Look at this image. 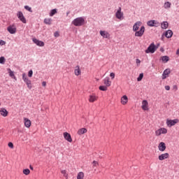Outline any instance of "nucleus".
Instances as JSON below:
<instances>
[{"instance_id": "f257e3e1", "label": "nucleus", "mask_w": 179, "mask_h": 179, "mask_svg": "<svg viewBox=\"0 0 179 179\" xmlns=\"http://www.w3.org/2000/svg\"><path fill=\"white\" fill-rule=\"evenodd\" d=\"M141 26H142V22L141 21L136 22L133 26V31H136V37H142V36H143V34L145 33V27L143 26L141 27ZM139 27H141L140 30Z\"/></svg>"}, {"instance_id": "f03ea898", "label": "nucleus", "mask_w": 179, "mask_h": 179, "mask_svg": "<svg viewBox=\"0 0 179 179\" xmlns=\"http://www.w3.org/2000/svg\"><path fill=\"white\" fill-rule=\"evenodd\" d=\"M72 24L76 27L83 26V24H85V18H83V17H79L74 19L72 21Z\"/></svg>"}, {"instance_id": "7ed1b4c3", "label": "nucleus", "mask_w": 179, "mask_h": 179, "mask_svg": "<svg viewBox=\"0 0 179 179\" xmlns=\"http://www.w3.org/2000/svg\"><path fill=\"white\" fill-rule=\"evenodd\" d=\"M156 50H157V47H156V45H155L154 43H151L147 50H145V53L146 54H155L156 52Z\"/></svg>"}, {"instance_id": "20e7f679", "label": "nucleus", "mask_w": 179, "mask_h": 179, "mask_svg": "<svg viewBox=\"0 0 179 179\" xmlns=\"http://www.w3.org/2000/svg\"><path fill=\"white\" fill-rule=\"evenodd\" d=\"M179 123V120L178 119H174V120H166V125L169 127V128H171V127H174L176 124Z\"/></svg>"}, {"instance_id": "39448f33", "label": "nucleus", "mask_w": 179, "mask_h": 179, "mask_svg": "<svg viewBox=\"0 0 179 179\" xmlns=\"http://www.w3.org/2000/svg\"><path fill=\"white\" fill-rule=\"evenodd\" d=\"M167 129L162 127L155 131V136H160V135H166L167 134Z\"/></svg>"}, {"instance_id": "423d86ee", "label": "nucleus", "mask_w": 179, "mask_h": 179, "mask_svg": "<svg viewBox=\"0 0 179 179\" xmlns=\"http://www.w3.org/2000/svg\"><path fill=\"white\" fill-rule=\"evenodd\" d=\"M115 17L119 20H122L124 19V13L121 11V7H119L118 10L115 13Z\"/></svg>"}, {"instance_id": "0eeeda50", "label": "nucleus", "mask_w": 179, "mask_h": 179, "mask_svg": "<svg viewBox=\"0 0 179 179\" xmlns=\"http://www.w3.org/2000/svg\"><path fill=\"white\" fill-rule=\"evenodd\" d=\"M7 31L10 34H15L17 31L16 25L12 24L7 27Z\"/></svg>"}, {"instance_id": "6e6552de", "label": "nucleus", "mask_w": 179, "mask_h": 179, "mask_svg": "<svg viewBox=\"0 0 179 179\" xmlns=\"http://www.w3.org/2000/svg\"><path fill=\"white\" fill-rule=\"evenodd\" d=\"M169 157H170V154H169V152H165L159 155L158 156V159L160 162H163V160H166V159H169Z\"/></svg>"}, {"instance_id": "1a4fd4ad", "label": "nucleus", "mask_w": 179, "mask_h": 179, "mask_svg": "<svg viewBox=\"0 0 179 179\" xmlns=\"http://www.w3.org/2000/svg\"><path fill=\"white\" fill-rule=\"evenodd\" d=\"M17 17H18V19L20 20L22 23H26V18L24 17V15L22 11H18L17 13Z\"/></svg>"}, {"instance_id": "9d476101", "label": "nucleus", "mask_w": 179, "mask_h": 179, "mask_svg": "<svg viewBox=\"0 0 179 179\" xmlns=\"http://www.w3.org/2000/svg\"><path fill=\"white\" fill-rule=\"evenodd\" d=\"M148 26H150V27H157L159 25V22L156 20H150L147 22Z\"/></svg>"}, {"instance_id": "9b49d317", "label": "nucleus", "mask_w": 179, "mask_h": 179, "mask_svg": "<svg viewBox=\"0 0 179 179\" xmlns=\"http://www.w3.org/2000/svg\"><path fill=\"white\" fill-rule=\"evenodd\" d=\"M141 108L144 111H148V110H149V103H148L146 100L142 101Z\"/></svg>"}, {"instance_id": "f8f14e48", "label": "nucleus", "mask_w": 179, "mask_h": 179, "mask_svg": "<svg viewBox=\"0 0 179 179\" xmlns=\"http://www.w3.org/2000/svg\"><path fill=\"white\" fill-rule=\"evenodd\" d=\"M158 149L159 152H164L167 148L166 147V143L164 142H161L158 145Z\"/></svg>"}, {"instance_id": "ddd939ff", "label": "nucleus", "mask_w": 179, "mask_h": 179, "mask_svg": "<svg viewBox=\"0 0 179 179\" xmlns=\"http://www.w3.org/2000/svg\"><path fill=\"white\" fill-rule=\"evenodd\" d=\"M64 138L66 141H67V142H72V136H71V134L68 132H64L63 134Z\"/></svg>"}, {"instance_id": "4468645a", "label": "nucleus", "mask_w": 179, "mask_h": 179, "mask_svg": "<svg viewBox=\"0 0 179 179\" xmlns=\"http://www.w3.org/2000/svg\"><path fill=\"white\" fill-rule=\"evenodd\" d=\"M32 41L34 43V44H36V45H38V47H44V42L35 38H34Z\"/></svg>"}, {"instance_id": "2eb2a0df", "label": "nucleus", "mask_w": 179, "mask_h": 179, "mask_svg": "<svg viewBox=\"0 0 179 179\" xmlns=\"http://www.w3.org/2000/svg\"><path fill=\"white\" fill-rule=\"evenodd\" d=\"M99 97L96 96V94H93L90 95L88 101L90 103H94V101H97Z\"/></svg>"}, {"instance_id": "dca6fc26", "label": "nucleus", "mask_w": 179, "mask_h": 179, "mask_svg": "<svg viewBox=\"0 0 179 179\" xmlns=\"http://www.w3.org/2000/svg\"><path fill=\"white\" fill-rule=\"evenodd\" d=\"M170 69H166L165 71H164L162 74V79L164 80V79H166V78H169V76L171 73Z\"/></svg>"}, {"instance_id": "f3484780", "label": "nucleus", "mask_w": 179, "mask_h": 179, "mask_svg": "<svg viewBox=\"0 0 179 179\" xmlns=\"http://www.w3.org/2000/svg\"><path fill=\"white\" fill-rule=\"evenodd\" d=\"M120 103L123 106H125L126 104H127V103H128V96H127V95H124L123 96H122V98L120 99Z\"/></svg>"}, {"instance_id": "a211bd4d", "label": "nucleus", "mask_w": 179, "mask_h": 179, "mask_svg": "<svg viewBox=\"0 0 179 179\" xmlns=\"http://www.w3.org/2000/svg\"><path fill=\"white\" fill-rule=\"evenodd\" d=\"M100 35L103 38H110V34L106 31H100Z\"/></svg>"}, {"instance_id": "6ab92c4d", "label": "nucleus", "mask_w": 179, "mask_h": 179, "mask_svg": "<svg viewBox=\"0 0 179 179\" xmlns=\"http://www.w3.org/2000/svg\"><path fill=\"white\" fill-rule=\"evenodd\" d=\"M103 84L107 87H110V86H111V81H110V78H108V77L105 78L103 79Z\"/></svg>"}, {"instance_id": "aec40b11", "label": "nucleus", "mask_w": 179, "mask_h": 179, "mask_svg": "<svg viewBox=\"0 0 179 179\" xmlns=\"http://www.w3.org/2000/svg\"><path fill=\"white\" fill-rule=\"evenodd\" d=\"M24 122L26 128H30L31 127V121L27 117H24Z\"/></svg>"}, {"instance_id": "412c9836", "label": "nucleus", "mask_w": 179, "mask_h": 179, "mask_svg": "<svg viewBox=\"0 0 179 179\" xmlns=\"http://www.w3.org/2000/svg\"><path fill=\"white\" fill-rule=\"evenodd\" d=\"M81 74L82 71H80V67L79 66H76L74 69V75H76V76H79Z\"/></svg>"}, {"instance_id": "4be33fe9", "label": "nucleus", "mask_w": 179, "mask_h": 179, "mask_svg": "<svg viewBox=\"0 0 179 179\" xmlns=\"http://www.w3.org/2000/svg\"><path fill=\"white\" fill-rule=\"evenodd\" d=\"M9 76L12 78V79H14V80H17V78H16V76H15V72L12 71L10 69H7Z\"/></svg>"}, {"instance_id": "5701e85b", "label": "nucleus", "mask_w": 179, "mask_h": 179, "mask_svg": "<svg viewBox=\"0 0 179 179\" xmlns=\"http://www.w3.org/2000/svg\"><path fill=\"white\" fill-rule=\"evenodd\" d=\"M0 114L2 117H8V114H9V113L5 109V108H1L0 109Z\"/></svg>"}, {"instance_id": "b1692460", "label": "nucleus", "mask_w": 179, "mask_h": 179, "mask_svg": "<svg viewBox=\"0 0 179 179\" xmlns=\"http://www.w3.org/2000/svg\"><path fill=\"white\" fill-rule=\"evenodd\" d=\"M87 132V129L86 128H81L80 129H78L77 134L78 135H79L80 136L83 135L84 134H86Z\"/></svg>"}, {"instance_id": "393cba45", "label": "nucleus", "mask_w": 179, "mask_h": 179, "mask_svg": "<svg viewBox=\"0 0 179 179\" xmlns=\"http://www.w3.org/2000/svg\"><path fill=\"white\" fill-rule=\"evenodd\" d=\"M165 36L166 37V38H171V37H173V31L170 29L166 31L165 33Z\"/></svg>"}, {"instance_id": "a878e982", "label": "nucleus", "mask_w": 179, "mask_h": 179, "mask_svg": "<svg viewBox=\"0 0 179 179\" xmlns=\"http://www.w3.org/2000/svg\"><path fill=\"white\" fill-rule=\"evenodd\" d=\"M160 59L162 61V62L166 64L170 61V57L169 56H162L161 57Z\"/></svg>"}, {"instance_id": "bb28decb", "label": "nucleus", "mask_w": 179, "mask_h": 179, "mask_svg": "<svg viewBox=\"0 0 179 179\" xmlns=\"http://www.w3.org/2000/svg\"><path fill=\"white\" fill-rule=\"evenodd\" d=\"M85 173L83 172H79L77 175V179H84Z\"/></svg>"}, {"instance_id": "cd10ccee", "label": "nucleus", "mask_w": 179, "mask_h": 179, "mask_svg": "<svg viewBox=\"0 0 179 179\" xmlns=\"http://www.w3.org/2000/svg\"><path fill=\"white\" fill-rule=\"evenodd\" d=\"M161 27L162 29H166L167 27H169V22H164L161 24Z\"/></svg>"}, {"instance_id": "c85d7f7f", "label": "nucleus", "mask_w": 179, "mask_h": 179, "mask_svg": "<svg viewBox=\"0 0 179 179\" xmlns=\"http://www.w3.org/2000/svg\"><path fill=\"white\" fill-rule=\"evenodd\" d=\"M164 8L165 9H169V8H171V3L166 1L164 4Z\"/></svg>"}, {"instance_id": "c756f323", "label": "nucleus", "mask_w": 179, "mask_h": 179, "mask_svg": "<svg viewBox=\"0 0 179 179\" xmlns=\"http://www.w3.org/2000/svg\"><path fill=\"white\" fill-rule=\"evenodd\" d=\"M22 79L25 83H27L28 82H30V80L26 76L25 73L22 74Z\"/></svg>"}, {"instance_id": "7c9ffc66", "label": "nucleus", "mask_w": 179, "mask_h": 179, "mask_svg": "<svg viewBox=\"0 0 179 179\" xmlns=\"http://www.w3.org/2000/svg\"><path fill=\"white\" fill-rule=\"evenodd\" d=\"M22 79L25 83H27L28 82H30V80L26 76L25 73L22 74Z\"/></svg>"}, {"instance_id": "2f4dec72", "label": "nucleus", "mask_w": 179, "mask_h": 179, "mask_svg": "<svg viewBox=\"0 0 179 179\" xmlns=\"http://www.w3.org/2000/svg\"><path fill=\"white\" fill-rule=\"evenodd\" d=\"M61 173L66 179H68V172L66 171V170H62Z\"/></svg>"}, {"instance_id": "473e14b6", "label": "nucleus", "mask_w": 179, "mask_h": 179, "mask_svg": "<svg viewBox=\"0 0 179 179\" xmlns=\"http://www.w3.org/2000/svg\"><path fill=\"white\" fill-rule=\"evenodd\" d=\"M99 90H101L102 92H107V87L106 85H101L99 86Z\"/></svg>"}, {"instance_id": "72a5a7b5", "label": "nucleus", "mask_w": 179, "mask_h": 179, "mask_svg": "<svg viewBox=\"0 0 179 179\" xmlns=\"http://www.w3.org/2000/svg\"><path fill=\"white\" fill-rule=\"evenodd\" d=\"M22 173L25 176H29V174H30V169H24Z\"/></svg>"}, {"instance_id": "f704fd0d", "label": "nucleus", "mask_w": 179, "mask_h": 179, "mask_svg": "<svg viewBox=\"0 0 179 179\" xmlns=\"http://www.w3.org/2000/svg\"><path fill=\"white\" fill-rule=\"evenodd\" d=\"M44 23L45 24H51V18H45L44 20Z\"/></svg>"}, {"instance_id": "c9c22d12", "label": "nucleus", "mask_w": 179, "mask_h": 179, "mask_svg": "<svg viewBox=\"0 0 179 179\" xmlns=\"http://www.w3.org/2000/svg\"><path fill=\"white\" fill-rule=\"evenodd\" d=\"M99 162L97 161H93L92 162V168L94 169V167H98Z\"/></svg>"}, {"instance_id": "e433bc0d", "label": "nucleus", "mask_w": 179, "mask_h": 179, "mask_svg": "<svg viewBox=\"0 0 179 179\" xmlns=\"http://www.w3.org/2000/svg\"><path fill=\"white\" fill-rule=\"evenodd\" d=\"M26 85L28 87V89H31V87H33V86L31 85V80H29L28 83H26Z\"/></svg>"}, {"instance_id": "4c0bfd02", "label": "nucleus", "mask_w": 179, "mask_h": 179, "mask_svg": "<svg viewBox=\"0 0 179 179\" xmlns=\"http://www.w3.org/2000/svg\"><path fill=\"white\" fill-rule=\"evenodd\" d=\"M142 79H143V73H140L138 78H137V80H138V82H141V80H142Z\"/></svg>"}, {"instance_id": "58836bf2", "label": "nucleus", "mask_w": 179, "mask_h": 179, "mask_svg": "<svg viewBox=\"0 0 179 179\" xmlns=\"http://www.w3.org/2000/svg\"><path fill=\"white\" fill-rule=\"evenodd\" d=\"M24 9H26V10H28V12H33V10H31V7L29 6H24Z\"/></svg>"}, {"instance_id": "ea45409f", "label": "nucleus", "mask_w": 179, "mask_h": 179, "mask_svg": "<svg viewBox=\"0 0 179 179\" xmlns=\"http://www.w3.org/2000/svg\"><path fill=\"white\" fill-rule=\"evenodd\" d=\"M55 13H57V9H53L50 11V16H53Z\"/></svg>"}, {"instance_id": "a19ab883", "label": "nucleus", "mask_w": 179, "mask_h": 179, "mask_svg": "<svg viewBox=\"0 0 179 179\" xmlns=\"http://www.w3.org/2000/svg\"><path fill=\"white\" fill-rule=\"evenodd\" d=\"M5 61H6V59H5L4 57H0V64H5Z\"/></svg>"}, {"instance_id": "79ce46f5", "label": "nucleus", "mask_w": 179, "mask_h": 179, "mask_svg": "<svg viewBox=\"0 0 179 179\" xmlns=\"http://www.w3.org/2000/svg\"><path fill=\"white\" fill-rule=\"evenodd\" d=\"M8 148H10V149H13V148H14L13 143H12V142L8 143Z\"/></svg>"}, {"instance_id": "37998d69", "label": "nucleus", "mask_w": 179, "mask_h": 179, "mask_svg": "<svg viewBox=\"0 0 179 179\" xmlns=\"http://www.w3.org/2000/svg\"><path fill=\"white\" fill-rule=\"evenodd\" d=\"M29 78H31L33 76V70H30L28 73Z\"/></svg>"}, {"instance_id": "c03bdc74", "label": "nucleus", "mask_w": 179, "mask_h": 179, "mask_svg": "<svg viewBox=\"0 0 179 179\" xmlns=\"http://www.w3.org/2000/svg\"><path fill=\"white\" fill-rule=\"evenodd\" d=\"M6 42L5 41L0 40V45H5Z\"/></svg>"}, {"instance_id": "a18cd8bd", "label": "nucleus", "mask_w": 179, "mask_h": 179, "mask_svg": "<svg viewBox=\"0 0 179 179\" xmlns=\"http://www.w3.org/2000/svg\"><path fill=\"white\" fill-rule=\"evenodd\" d=\"M110 78H112V79H114L115 78V73H110Z\"/></svg>"}, {"instance_id": "49530a36", "label": "nucleus", "mask_w": 179, "mask_h": 179, "mask_svg": "<svg viewBox=\"0 0 179 179\" xmlns=\"http://www.w3.org/2000/svg\"><path fill=\"white\" fill-rule=\"evenodd\" d=\"M136 63L137 64V65H139V64H141V60L139 59H136Z\"/></svg>"}, {"instance_id": "de8ad7c7", "label": "nucleus", "mask_w": 179, "mask_h": 179, "mask_svg": "<svg viewBox=\"0 0 179 179\" xmlns=\"http://www.w3.org/2000/svg\"><path fill=\"white\" fill-rule=\"evenodd\" d=\"M42 86H43L44 87H45V86H47V83L45 81H43L42 83Z\"/></svg>"}, {"instance_id": "09e8293b", "label": "nucleus", "mask_w": 179, "mask_h": 179, "mask_svg": "<svg viewBox=\"0 0 179 179\" xmlns=\"http://www.w3.org/2000/svg\"><path fill=\"white\" fill-rule=\"evenodd\" d=\"M165 90H170V86L166 85V86H165Z\"/></svg>"}, {"instance_id": "8fccbe9b", "label": "nucleus", "mask_w": 179, "mask_h": 179, "mask_svg": "<svg viewBox=\"0 0 179 179\" xmlns=\"http://www.w3.org/2000/svg\"><path fill=\"white\" fill-rule=\"evenodd\" d=\"M173 89H175V90H178V87H177V85H174Z\"/></svg>"}, {"instance_id": "3c124183", "label": "nucleus", "mask_w": 179, "mask_h": 179, "mask_svg": "<svg viewBox=\"0 0 179 179\" xmlns=\"http://www.w3.org/2000/svg\"><path fill=\"white\" fill-rule=\"evenodd\" d=\"M176 55H179V49H178L177 50H176Z\"/></svg>"}, {"instance_id": "603ef678", "label": "nucleus", "mask_w": 179, "mask_h": 179, "mask_svg": "<svg viewBox=\"0 0 179 179\" xmlns=\"http://www.w3.org/2000/svg\"><path fill=\"white\" fill-rule=\"evenodd\" d=\"M29 169H30L31 170H34V168L31 166V165L29 166Z\"/></svg>"}, {"instance_id": "864d4df0", "label": "nucleus", "mask_w": 179, "mask_h": 179, "mask_svg": "<svg viewBox=\"0 0 179 179\" xmlns=\"http://www.w3.org/2000/svg\"><path fill=\"white\" fill-rule=\"evenodd\" d=\"M55 37H58V34L55 33Z\"/></svg>"}, {"instance_id": "5fc2aeb1", "label": "nucleus", "mask_w": 179, "mask_h": 179, "mask_svg": "<svg viewBox=\"0 0 179 179\" xmlns=\"http://www.w3.org/2000/svg\"><path fill=\"white\" fill-rule=\"evenodd\" d=\"M0 93H1V90H0Z\"/></svg>"}, {"instance_id": "6e6d98bb", "label": "nucleus", "mask_w": 179, "mask_h": 179, "mask_svg": "<svg viewBox=\"0 0 179 179\" xmlns=\"http://www.w3.org/2000/svg\"><path fill=\"white\" fill-rule=\"evenodd\" d=\"M0 106H1V103H0Z\"/></svg>"}]
</instances>
